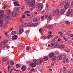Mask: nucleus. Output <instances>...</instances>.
I'll use <instances>...</instances> for the list:
<instances>
[{
  "mask_svg": "<svg viewBox=\"0 0 73 73\" xmlns=\"http://www.w3.org/2000/svg\"><path fill=\"white\" fill-rule=\"evenodd\" d=\"M65 9H62L60 10V13L61 14H63L64 13H65Z\"/></svg>",
  "mask_w": 73,
  "mask_h": 73,
  "instance_id": "15",
  "label": "nucleus"
},
{
  "mask_svg": "<svg viewBox=\"0 0 73 73\" xmlns=\"http://www.w3.org/2000/svg\"><path fill=\"white\" fill-rule=\"evenodd\" d=\"M57 39H58V37L57 36H56L54 37V40L55 41L57 40Z\"/></svg>",
  "mask_w": 73,
  "mask_h": 73,
  "instance_id": "43",
  "label": "nucleus"
},
{
  "mask_svg": "<svg viewBox=\"0 0 73 73\" xmlns=\"http://www.w3.org/2000/svg\"><path fill=\"white\" fill-rule=\"evenodd\" d=\"M13 70V69H11V70H10V71H9V72H10V73H12V71Z\"/></svg>",
  "mask_w": 73,
  "mask_h": 73,
  "instance_id": "53",
  "label": "nucleus"
},
{
  "mask_svg": "<svg viewBox=\"0 0 73 73\" xmlns=\"http://www.w3.org/2000/svg\"><path fill=\"white\" fill-rule=\"evenodd\" d=\"M55 54L56 55H58L59 54V53L58 52H55Z\"/></svg>",
  "mask_w": 73,
  "mask_h": 73,
  "instance_id": "47",
  "label": "nucleus"
},
{
  "mask_svg": "<svg viewBox=\"0 0 73 73\" xmlns=\"http://www.w3.org/2000/svg\"><path fill=\"white\" fill-rule=\"evenodd\" d=\"M0 13H1L0 15H4V12L3 10L0 11Z\"/></svg>",
  "mask_w": 73,
  "mask_h": 73,
  "instance_id": "24",
  "label": "nucleus"
},
{
  "mask_svg": "<svg viewBox=\"0 0 73 73\" xmlns=\"http://www.w3.org/2000/svg\"><path fill=\"white\" fill-rule=\"evenodd\" d=\"M29 47L28 46L27 47V48H26L27 50H29Z\"/></svg>",
  "mask_w": 73,
  "mask_h": 73,
  "instance_id": "52",
  "label": "nucleus"
},
{
  "mask_svg": "<svg viewBox=\"0 0 73 73\" xmlns=\"http://www.w3.org/2000/svg\"><path fill=\"white\" fill-rule=\"evenodd\" d=\"M45 11V10H43V11L42 12H41V14H43L44 12Z\"/></svg>",
  "mask_w": 73,
  "mask_h": 73,
  "instance_id": "54",
  "label": "nucleus"
},
{
  "mask_svg": "<svg viewBox=\"0 0 73 73\" xmlns=\"http://www.w3.org/2000/svg\"><path fill=\"white\" fill-rule=\"evenodd\" d=\"M62 55L63 56H66V54H65V53H63Z\"/></svg>",
  "mask_w": 73,
  "mask_h": 73,
  "instance_id": "49",
  "label": "nucleus"
},
{
  "mask_svg": "<svg viewBox=\"0 0 73 73\" xmlns=\"http://www.w3.org/2000/svg\"><path fill=\"white\" fill-rule=\"evenodd\" d=\"M26 24H23V25H22V27H23V28H25L26 27Z\"/></svg>",
  "mask_w": 73,
  "mask_h": 73,
  "instance_id": "40",
  "label": "nucleus"
},
{
  "mask_svg": "<svg viewBox=\"0 0 73 73\" xmlns=\"http://www.w3.org/2000/svg\"><path fill=\"white\" fill-rule=\"evenodd\" d=\"M19 34L21 35L24 32V30L23 29H20L19 30Z\"/></svg>",
  "mask_w": 73,
  "mask_h": 73,
  "instance_id": "8",
  "label": "nucleus"
},
{
  "mask_svg": "<svg viewBox=\"0 0 73 73\" xmlns=\"http://www.w3.org/2000/svg\"><path fill=\"white\" fill-rule=\"evenodd\" d=\"M52 19V18L51 17V16H49L48 17V20L50 21Z\"/></svg>",
  "mask_w": 73,
  "mask_h": 73,
  "instance_id": "32",
  "label": "nucleus"
},
{
  "mask_svg": "<svg viewBox=\"0 0 73 73\" xmlns=\"http://www.w3.org/2000/svg\"><path fill=\"white\" fill-rule=\"evenodd\" d=\"M33 62L34 63H35L36 65H39V63L38 61L36 59H34L33 60Z\"/></svg>",
  "mask_w": 73,
  "mask_h": 73,
  "instance_id": "10",
  "label": "nucleus"
},
{
  "mask_svg": "<svg viewBox=\"0 0 73 73\" xmlns=\"http://www.w3.org/2000/svg\"><path fill=\"white\" fill-rule=\"evenodd\" d=\"M8 42V40H3L1 42V43H2L3 44H4L7 43Z\"/></svg>",
  "mask_w": 73,
  "mask_h": 73,
  "instance_id": "12",
  "label": "nucleus"
},
{
  "mask_svg": "<svg viewBox=\"0 0 73 73\" xmlns=\"http://www.w3.org/2000/svg\"><path fill=\"white\" fill-rule=\"evenodd\" d=\"M67 72L66 71V70H63V73H67Z\"/></svg>",
  "mask_w": 73,
  "mask_h": 73,
  "instance_id": "46",
  "label": "nucleus"
},
{
  "mask_svg": "<svg viewBox=\"0 0 73 73\" xmlns=\"http://www.w3.org/2000/svg\"><path fill=\"white\" fill-rule=\"evenodd\" d=\"M38 26V23H35L34 24H33V23L31 22H29L27 23V26L29 27H36Z\"/></svg>",
  "mask_w": 73,
  "mask_h": 73,
  "instance_id": "1",
  "label": "nucleus"
},
{
  "mask_svg": "<svg viewBox=\"0 0 73 73\" xmlns=\"http://www.w3.org/2000/svg\"><path fill=\"white\" fill-rule=\"evenodd\" d=\"M36 66V64L34 63H32L31 64V68H34Z\"/></svg>",
  "mask_w": 73,
  "mask_h": 73,
  "instance_id": "16",
  "label": "nucleus"
},
{
  "mask_svg": "<svg viewBox=\"0 0 73 73\" xmlns=\"http://www.w3.org/2000/svg\"><path fill=\"white\" fill-rule=\"evenodd\" d=\"M54 54L53 53H51L50 54H49L48 55V56L50 58H52L54 56Z\"/></svg>",
  "mask_w": 73,
  "mask_h": 73,
  "instance_id": "13",
  "label": "nucleus"
},
{
  "mask_svg": "<svg viewBox=\"0 0 73 73\" xmlns=\"http://www.w3.org/2000/svg\"><path fill=\"white\" fill-rule=\"evenodd\" d=\"M29 2H26L25 3V4H26V5H27V6H28V5H29V4H28V3H30L32 1H29Z\"/></svg>",
  "mask_w": 73,
  "mask_h": 73,
  "instance_id": "34",
  "label": "nucleus"
},
{
  "mask_svg": "<svg viewBox=\"0 0 73 73\" xmlns=\"http://www.w3.org/2000/svg\"><path fill=\"white\" fill-rule=\"evenodd\" d=\"M47 27L50 30L53 29V26L51 25H48Z\"/></svg>",
  "mask_w": 73,
  "mask_h": 73,
  "instance_id": "11",
  "label": "nucleus"
},
{
  "mask_svg": "<svg viewBox=\"0 0 73 73\" xmlns=\"http://www.w3.org/2000/svg\"><path fill=\"white\" fill-rule=\"evenodd\" d=\"M54 47H55V48H58V47L59 46V44H54Z\"/></svg>",
  "mask_w": 73,
  "mask_h": 73,
  "instance_id": "31",
  "label": "nucleus"
},
{
  "mask_svg": "<svg viewBox=\"0 0 73 73\" xmlns=\"http://www.w3.org/2000/svg\"><path fill=\"white\" fill-rule=\"evenodd\" d=\"M52 33V32L51 31H48V34H49V35H48L47 36V38L48 39H50V37H52L53 36L52 35H51V34Z\"/></svg>",
  "mask_w": 73,
  "mask_h": 73,
  "instance_id": "6",
  "label": "nucleus"
},
{
  "mask_svg": "<svg viewBox=\"0 0 73 73\" xmlns=\"http://www.w3.org/2000/svg\"><path fill=\"white\" fill-rule=\"evenodd\" d=\"M43 30V28H41L39 29V32L41 33L42 32V31Z\"/></svg>",
  "mask_w": 73,
  "mask_h": 73,
  "instance_id": "37",
  "label": "nucleus"
},
{
  "mask_svg": "<svg viewBox=\"0 0 73 73\" xmlns=\"http://www.w3.org/2000/svg\"><path fill=\"white\" fill-rule=\"evenodd\" d=\"M25 15H23V16H22V18H23V19H25Z\"/></svg>",
  "mask_w": 73,
  "mask_h": 73,
  "instance_id": "60",
  "label": "nucleus"
},
{
  "mask_svg": "<svg viewBox=\"0 0 73 73\" xmlns=\"http://www.w3.org/2000/svg\"><path fill=\"white\" fill-rule=\"evenodd\" d=\"M43 60L45 61H46L48 60V56H45L43 58Z\"/></svg>",
  "mask_w": 73,
  "mask_h": 73,
  "instance_id": "20",
  "label": "nucleus"
},
{
  "mask_svg": "<svg viewBox=\"0 0 73 73\" xmlns=\"http://www.w3.org/2000/svg\"><path fill=\"white\" fill-rule=\"evenodd\" d=\"M15 6H20V4H15Z\"/></svg>",
  "mask_w": 73,
  "mask_h": 73,
  "instance_id": "51",
  "label": "nucleus"
},
{
  "mask_svg": "<svg viewBox=\"0 0 73 73\" xmlns=\"http://www.w3.org/2000/svg\"><path fill=\"white\" fill-rule=\"evenodd\" d=\"M69 42H70V43H73V41L72 40H69Z\"/></svg>",
  "mask_w": 73,
  "mask_h": 73,
  "instance_id": "58",
  "label": "nucleus"
},
{
  "mask_svg": "<svg viewBox=\"0 0 73 73\" xmlns=\"http://www.w3.org/2000/svg\"><path fill=\"white\" fill-rule=\"evenodd\" d=\"M72 10L71 9H69V10H68V12L66 14V15L67 16L69 17V15L72 12Z\"/></svg>",
  "mask_w": 73,
  "mask_h": 73,
  "instance_id": "7",
  "label": "nucleus"
},
{
  "mask_svg": "<svg viewBox=\"0 0 73 73\" xmlns=\"http://www.w3.org/2000/svg\"><path fill=\"white\" fill-rule=\"evenodd\" d=\"M69 6V3L67 2L65 3V4L64 5V9H68Z\"/></svg>",
  "mask_w": 73,
  "mask_h": 73,
  "instance_id": "5",
  "label": "nucleus"
},
{
  "mask_svg": "<svg viewBox=\"0 0 73 73\" xmlns=\"http://www.w3.org/2000/svg\"><path fill=\"white\" fill-rule=\"evenodd\" d=\"M12 15L13 17H15L17 16V13L16 12H13Z\"/></svg>",
  "mask_w": 73,
  "mask_h": 73,
  "instance_id": "17",
  "label": "nucleus"
},
{
  "mask_svg": "<svg viewBox=\"0 0 73 73\" xmlns=\"http://www.w3.org/2000/svg\"><path fill=\"white\" fill-rule=\"evenodd\" d=\"M51 44V46H52L53 45H55V44H54V42L52 43Z\"/></svg>",
  "mask_w": 73,
  "mask_h": 73,
  "instance_id": "48",
  "label": "nucleus"
},
{
  "mask_svg": "<svg viewBox=\"0 0 73 73\" xmlns=\"http://www.w3.org/2000/svg\"><path fill=\"white\" fill-rule=\"evenodd\" d=\"M4 15H0V19H2L4 18Z\"/></svg>",
  "mask_w": 73,
  "mask_h": 73,
  "instance_id": "29",
  "label": "nucleus"
},
{
  "mask_svg": "<svg viewBox=\"0 0 73 73\" xmlns=\"http://www.w3.org/2000/svg\"><path fill=\"white\" fill-rule=\"evenodd\" d=\"M71 5H73V0L72 1V2H71Z\"/></svg>",
  "mask_w": 73,
  "mask_h": 73,
  "instance_id": "64",
  "label": "nucleus"
},
{
  "mask_svg": "<svg viewBox=\"0 0 73 73\" xmlns=\"http://www.w3.org/2000/svg\"><path fill=\"white\" fill-rule=\"evenodd\" d=\"M22 70L23 71H25L26 70V67L25 66H23L22 67Z\"/></svg>",
  "mask_w": 73,
  "mask_h": 73,
  "instance_id": "14",
  "label": "nucleus"
},
{
  "mask_svg": "<svg viewBox=\"0 0 73 73\" xmlns=\"http://www.w3.org/2000/svg\"><path fill=\"white\" fill-rule=\"evenodd\" d=\"M45 18H46L47 17H48V16H47V15H45Z\"/></svg>",
  "mask_w": 73,
  "mask_h": 73,
  "instance_id": "63",
  "label": "nucleus"
},
{
  "mask_svg": "<svg viewBox=\"0 0 73 73\" xmlns=\"http://www.w3.org/2000/svg\"><path fill=\"white\" fill-rule=\"evenodd\" d=\"M33 21L34 22H36L37 21V20L35 18L33 19Z\"/></svg>",
  "mask_w": 73,
  "mask_h": 73,
  "instance_id": "38",
  "label": "nucleus"
},
{
  "mask_svg": "<svg viewBox=\"0 0 73 73\" xmlns=\"http://www.w3.org/2000/svg\"><path fill=\"white\" fill-rule=\"evenodd\" d=\"M64 45L63 44H61L60 46V47L62 48H64Z\"/></svg>",
  "mask_w": 73,
  "mask_h": 73,
  "instance_id": "25",
  "label": "nucleus"
},
{
  "mask_svg": "<svg viewBox=\"0 0 73 73\" xmlns=\"http://www.w3.org/2000/svg\"><path fill=\"white\" fill-rule=\"evenodd\" d=\"M70 23L68 21H66V26H69V25H70Z\"/></svg>",
  "mask_w": 73,
  "mask_h": 73,
  "instance_id": "22",
  "label": "nucleus"
},
{
  "mask_svg": "<svg viewBox=\"0 0 73 73\" xmlns=\"http://www.w3.org/2000/svg\"><path fill=\"white\" fill-rule=\"evenodd\" d=\"M7 61V59L5 58H2V61L3 62H4Z\"/></svg>",
  "mask_w": 73,
  "mask_h": 73,
  "instance_id": "41",
  "label": "nucleus"
},
{
  "mask_svg": "<svg viewBox=\"0 0 73 73\" xmlns=\"http://www.w3.org/2000/svg\"><path fill=\"white\" fill-rule=\"evenodd\" d=\"M40 64H42L43 62V59L40 58L39 59V60H38V62Z\"/></svg>",
  "mask_w": 73,
  "mask_h": 73,
  "instance_id": "19",
  "label": "nucleus"
},
{
  "mask_svg": "<svg viewBox=\"0 0 73 73\" xmlns=\"http://www.w3.org/2000/svg\"><path fill=\"white\" fill-rule=\"evenodd\" d=\"M27 17H31V18H32L33 17V14H31V15H29V14H27ZM31 15H33V16L31 17Z\"/></svg>",
  "mask_w": 73,
  "mask_h": 73,
  "instance_id": "35",
  "label": "nucleus"
},
{
  "mask_svg": "<svg viewBox=\"0 0 73 73\" xmlns=\"http://www.w3.org/2000/svg\"><path fill=\"white\" fill-rule=\"evenodd\" d=\"M16 68H19L20 67V65L19 64H17L16 65Z\"/></svg>",
  "mask_w": 73,
  "mask_h": 73,
  "instance_id": "42",
  "label": "nucleus"
},
{
  "mask_svg": "<svg viewBox=\"0 0 73 73\" xmlns=\"http://www.w3.org/2000/svg\"><path fill=\"white\" fill-rule=\"evenodd\" d=\"M59 33H60V36L61 37H63V35L62 33L61 32H59Z\"/></svg>",
  "mask_w": 73,
  "mask_h": 73,
  "instance_id": "36",
  "label": "nucleus"
},
{
  "mask_svg": "<svg viewBox=\"0 0 73 73\" xmlns=\"http://www.w3.org/2000/svg\"><path fill=\"white\" fill-rule=\"evenodd\" d=\"M25 33H26V34H28V33H29V31H26Z\"/></svg>",
  "mask_w": 73,
  "mask_h": 73,
  "instance_id": "61",
  "label": "nucleus"
},
{
  "mask_svg": "<svg viewBox=\"0 0 73 73\" xmlns=\"http://www.w3.org/2000/svg\"><path fill=\"white\" fill-rule=\"evenodd\" d=\"M70 36L73 38V34H71L70 35Z\"/></svg>",
  "mask_w": 73,
  "mask_h": 73,
  "instance_id": "56",
  "label": "nucleus"
},
{
  "mask_svg": "<svg viewBox=\"0 0 73 73\" xmlns=\"http://www.w3.org/2000/svg\"><path fill=\"white\" fill-rule=\"evenodd\" d=\"M56 56H55L53 58V60H56Z\"/></svg>",
  "mask_w": 73,
  "mask_h": 73,
  "instance_id": "45",
  "label": "nucleus"
},
{
  "mask_svg": "<svg viewBox=\"0 0 73 73\" xmlns=\"http://www.w3.org/2000/svg\"><path fill=\"white\" fill-rule=\"evenodd\" d=\"M65 62L66 63H69V60L68 58L65 57L64 58L63 60V63H65Z\"/></svg>",
  "mask_w": 73,
  "mask_h": 73,
  "instance_id": "4",
  "label": "nucleus"
},
{
  "mask_svg": "<svg viewBox=\"0 0 73 73\" xmlns=\"http://www.w3.org/2000/svg\"><path fill=\"white\" fill-rule=\"evenodd\" d=\"M17 38L18 36H17V35H15L12 37V40H16L17 39Z\"/></svg>",
  "mask_w": 73,
  "mask_h": 73,
  "instance_id": "9",
  "label": "nucleus"
},
{
  "mask_svg": "<svg viewBox=\"0 0 73 73\" xmlns=\"http://www.w3.org/2000/svg\"><path fill=\"white\" fill-rule=\"evenodd\" d=\"M7 19L8 20H11V17L9 15H8V16H7Z\"/></svg>",
  "mask_w": 73,
  "mask_h": 73,
  "instance_id": "33",
  "label": "nucleus"
},
{
  "mask_svg": "<svg viewBox=\"0 0 73 73\" xmlns=\"http://www.w3.org/2000/svg\"><path fill=\"white\" fill-rule=\"evenodd\" d=\"M64 50L67 52L69 53L70 52V50L68 49V48H66L64 49Z\"/></svg>",
  "mask_w": 73,
  "mask_h": 73,
  "instance_id": "18",
  "label": "nucleus"
},
{
  "mask_svg": "<svg viewBox=\"0 0 73 73\" xmlns=\"http://www.w3.org/2000/svg\"><path fill=\"white\" fill-rule=\"evenodd\" d=\"M7 12L8 14H10V13H11V11L10 10H8L7 11Z\"/></svg>",
  "mask_w": 73,
  "mask_h": 73,
  "instance_id": "27",
  "label": "nucleus"
},
{
  "mask_svg": "<svg viewBox=\"0 0 73 73\" xmlns=\"http://www.w3.org/2000/svg\"><path fill=\"white\" fill-rule=\"evenodd\" d=\"M20 8L19 7H17V8H16V9L17 10V11H19V10H20Z\"/></svg>",
  "mask_w": 73,
  "mask_h": 73,
  "instance_id": "44",
  "label": "nucleus"
},
{
  "mask_svg": "<svg viewBox=\"0 0 73 73\" xmlns=\"http://www.w3.org/2000/svg\"><path fill=\"white\" fill-rule=\"evenodd\" d=\"M63 69H64V70H66V67H65V66H64L63 67Z\"/></svg>",
  "mask_w": 73,
  "mask_h": 73,
  "instance_id": "57",
  "label": "nucleus"
},
{
  "mask_svg": "<svg viewBox=\"0 0 73 73\" xmlns=\"http://www.w3.org/2000/svg\"><path fill=\"white\" fill-rule=\"evenodd\" d=\"M34 70H35V69H33V68H32V69H31V72H32V71H34Z\"/></svg>",
  "mask_w": 73,
  "mask_h": 73,
  "instance_id": "62",
  "label": "nucleus"
},
{
  "mask_svg": "<svg viewBox=\"0 0 73 73\" xmlns=\"http://www.w3.org/2000/svg\"><path fill=\"white\" fill-rule=\"evenodd\" d=\"M57 59L59 60H61V59H62V57H61V56H58Z\"/></svg>",
  "mask_w": 73,
  "mask_h": 73,
  "instance_id": "28",
  "label": "nucleus"
},
{
  "mask_svg": "<svg viewBox=\"0 0 73 73\" xmlns=\"http://www.w3.org/2000/svg\"><path fill=\"white\" fill-rule=\"evenodd\" d=\"M11 34H12V35H15L16 34V32L15 31H12V33H11Z\"/></svg>",
  "mask_w": 73,
  "mask_h": 73,
  "instance_id": "23",
  "label": "nucleus"
},
{
  "mask_svg": "<svg viewBox=\"0 0 73 73\" xmlns=\"http://www.w3.org/2000/svg\"><path fill=\"white\" fill-rule=\"evenodd\" d=\"M55 13H56V15H58V14H59V11L58 9H57L56 10V11H55Z\"/></svg>",
  "mask_w": 73,
  "mask_h": 73,
  "instance_id": "26",
  "label": "nucleus"
},
{
  "mask_svg": "<svg viewBox=\"0 0 73 73\" xmlns=\"http://www.w3.org/2000/svg\"><path fill=\"white\" fill-rule=\"evenodd\" d=\"M36 49V46H34L33 47V50H35V49Z\"/></svg>",
  "mask_w": 73,
  "mask_h": 73,
  "instance_id": "55",
  "label": "nucleus"
},
{
  "mask_svg": "<svg viewBox=\"0 0 73 73\" xmlns=\"http://www.w3.org/2000/svg\"><path fill=\"white\" fill-rule=\"evenodd\" d=\"M29 1H31L29 5V7H32L36 3V1L35 0L32 1V0H29Z\"/></svg>",
  "mask_w": 73,
  "mask_h": 73,
  "instance_id": "3",
  "label": "nucleus"
},
{
  "mask_svg": "<svg viewBox=\"0 0 73 73\" xmlns=\"http://www.w3.org/2000/svg\"><path fill=\"white\" fill-rule=\"evenodd\" d=\"M5 35H6V36H8V35L6 33H5Z\"/></svg>",
  "mask_w": 73,
  "mask_h": 73,
  "instance_id": "59",
  "label": "nucleus"
},
{
  "mask_svg": "<svg viewBox=\"0 0 73 73\" xmlns=\"http://www.w3.org/2000/svg\"><path fill=\"white\" fill-rule=\"evenodd\" d=\"M4 48H5V47H6L7 49H8L9 48H10V47L9 46H7L6 45H5V46H4Z\"/></svg>",
  "mask_w": 73,
  "mask_h": 73,
  "instance_id": "39",
  "label": "nucleus"
},
{
  "mask_svg": "<svg viewBox=\"0 0 73 73\" xmlns=\"http://www.w3.org/2000/svg\"><path fill=\"white\" fill-rule=\"evenodd\" d=\"M43 5L40 4L38 3L37 4V10L38 11H41L42 9H43Z\"/></svg>",
  "mask_w": 73,
  "mask_h": 73,
  "instance_id": "2",
  "label": "nucleus"
},
{
  "mask_svg": "<svg viewBox=\"0 0 73 73\" xmlns=\"http://www.w3.org/2000/svg\"><path fill=\"white\" fill-rule=\"evenodd\" d=\"M14 64H15V63H14L13 62H10V65L12 66H14Z\"/></svg>",
  "mask_w": 73,
  "mask_h": 73,
  "instance_id": "30",
  "label": "nucleus"
},
{
  "mask_svg": "<svg viewBox=\"0 0 73 73\" xmlns=\"http://www.w3.org/2000/svg\"><path fill=\"white\" fill-rule=\"evenodd\" d=\"M30 12L29 11H26V12H25V13H29Z\"/></svg>",
  "mask_w": 73,
  "mask_h": 73,
  "instance_id": "50",
  "label": "nucleus"
},
{
  "mask_svg": "<svg viewBox=\"0 0 73 73\" xmlns=\"http://www.w3.org/2000/svg\"><path fill=\"white\" fill-rule=\"evenodd\" d=\"M3 21L2 20H0V26L1 27H3Z\"/></svg>",
  "mask_w": 73,
  "mask_h": 73,
  "instance_id": "21",
  "label": "nucleus"
}]
</instances>
